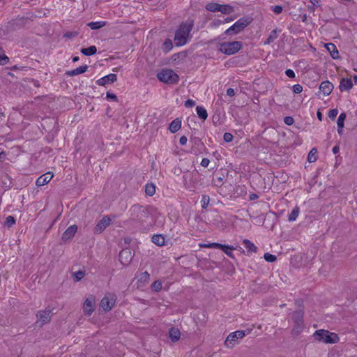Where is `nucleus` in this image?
Segmentation results:
<instances>
[{
    "label": "nucleus",
    "instance_id": "5fc2aeb1",
    "mask_svg": "<svg viewBox=\"0 0 357 357\" xmlns=\"http://www.w3.org/2000/svg\"><path fill=\"white\" fill-rule=\"evenodd\" d=\"M187 141H188L187 137L183 135V136L180 137L179 143H180L181 145L184 146V145L186 144Z\"/></svg>",
    "mask_w": 357,
    "mask_h": 357
},
{
    "label": "nucleus",
    "instance_id": "a878e982",
    "mask_svg": "<svg viewBox=\"0 0 357 357\" xmlns=\"http://www.w3.org/2000/svg\"><path fill=\"white\" fill-rule=\"evenodd\" d=\"M196 111H197V114L198 116L201 119L204 121L207 119V117H208L207 111L204 107L197 106L196 107Z\"/></svg>",
    "mask_w": 357,
    "mask_h": 357
},
{
    "label": "nucleus",
    "instance_id": "e2e57ef3",
    "mask_svg": "<svg viewBox=\"0 0 357 357\" xmlns=\"http://www.w3.org/2000/svg\"><path fill=\"white\" fill-rule=\"evenodd\" d=\"M317 118L320 121H321L322 120V114H321V113L319 111H318L317 113Z\"/></svg>",
    "mask_w": 357,
    "mask_h": 357
},
{
    "label": "nucleus",
    "instance_id": "c756f323",
    "mask_svg": "<svg viewBox=\"0 0 357 357\" xmlns=\"http://www.w3.org/2000/svg\"><path fill=\"white\" fill-rule=\"evenodd\" d=\"M155 192V185L153 183H147L145 185V193L147 196L151 197Z\"/></svg>",
    "mask_w": 357,
    "mask_h": 357
},
{
    "label": "nucleus",
    "instance_id": "a19ab883",
    "mask_svg": "<svg viewBox=\"0 0 357 357\" xmlns=\"http://www.w3.org/2000/svg\"><path fill=\"white\" fill-rule=\"evenodd\" d=\"M152 288L157 292L160 291L162 289L161 282L159 280L155 281L152 284Z\"/></svg>",
    "mask_w": 357,
    "mask_h": 357
},
{
    "label": "nucleus",
    "instance_id": "13d9d810",
    "mask_svg": "<svg viewBox=\"0 0 357 357\" xmlns=\"http://www.w3.org/2000/svg\"><path fill=\"white\" fill-rule=\"evenodd\" d=\"M313 6H318L319 5V0H310Z\"/></svg>",
    "mask_w": 357,
    "mask_h": 357
},
{
    "label": "nucleus",
    "instance_id": "e433bc0d",
    "mask_svg": "<svg viewBox=\"0 0 357 357\" xmlns=\"http://www.w3.org/2000/svg\"><path fill=\"white\" fill-rule=\"evenodd\" d=\"M73 277L76 281L81 280L85 275V271H78L77 272L73 273Z\"/></svg>",
    "mask_w": 357,
    "mask_h": 357
},
{
    "label": "nucleus",
    "instance_id": "9d476101",
    "mask_svg": "<svg viewBox=\"0 0 357 357\" xmlns=\"http://www.w3.org/2000/svg\"><path fill=\"white\" fill-rule=\"evenodd\" d=\"M133 255L130 249H123L119 253V260L121 263L127 266L132 261Z\"/></svg>",
    "mask_w": 357,
    "mask_h": 357
},
{
    "label": "nucleus",
    "instance_id": "8fccbe9b",
    "mask_svg": "<svg viewBox=\"0 0 357 357\" xmlns=\"http://www.w3.org/2000/svg\"><path fill=\"white\" fill-rule=\"evenodd\" d=\"M285 74L289 78H294L295 77V73L291 69H287L285 71Z\"/></svg>",
    "mask_w": 357,
    "mask_h": 357
},
{
    "label": "nucleus",
    "instance_id": "412c9836",
    "mask_svg": "<svg viewBox=\"0 0 357 357\" xmlns=\"http://www.w3.org/2000/svg\"><path fill=\"white\" fill-rule=\"evenodd\" d=\"M181 121L176 118L169 125V129L172 133L176 132L178 130L181 129Z\"/></svg>",
    "mask_w": 357,
    "mask_h": 357
},
{
    "label": "nucleus",
    "instance_id": "0e129e2a",
    "mask_svg": "<svg viewBox=\"0 0 357 357\" xmlns=\"http://www.w3.org/2000/svg\"><path fill=\"white\" fill-rule=\"evenodd\" d=\"M6 155V153L3 151L0 153V159H3Z\"/></svg>",
    "mask_w": 357,
    "mask_h": 357
},
{
    "label": "nucleus",
    "instance_id": "7ed1b4c3",
    "mask_svg": "<svg viewBox=\"0 0 357 357\" xmlns=\"http://www.w3.org/2000/svg\"><path fill=\"white\" fill-rule=\"evenodd\" d=\"M242 47L241 41L223 42L220 43L219 51L226 55H231L238 52Z\"/></svg>",
    "mask_w": 357,
    "mask_h": 357
},
{
    "label": "nucleus",
    "instance_id": "09e8293b",
    "mask_svg": "<svg viewBox=\"0 0 357 357\" xmlns=\"http://www.w3.org/2000/svg\"><path fill=\"white\" fill-rule=\"evenodd\" d=\"M184 105L186 107H192L195 105V102L191 99H188L185 102Z\"/></svg>",
    "mask_w": 357,
    "mask_h": 357
},
{
    "label": "nucleus",
    "instance_id": "774afa93",
    "mask_svg": "<svg viewBox=\"0 0 357 357\" xmlns=\"http://www.w3.org/2000/svg\"><path fill=\"white\" fill-rule=\"evenodd\" d=\"M354 79L355 82H357V75L354 76Z\"/></svg>",
    "mask_w": 357,
    "mask_h": 357
},
{
    "label": "nucleus",
    "instance_id": "052dcab7",
    "mask_svg": "<svg viewBox=\"0 0 357 357\" xmlns=\"http://www.w3.org/2000/svg\"><path fill=\"white\" fill-rule=\"evenodd\" d=\"M257 198H258V196L256 194L252 193V194L250 195V200H255Z\"/></svg>",
    "mask_w": 357,
    "mask_h": 357
},
{
    "label": "nucleus",
    "instance_id": "7c9ffc66",
    "mask_svg": "<svg viewBox=\"0 0 357 357\" xmlns=\"http://www.w3.org/2000/svg\"><path fill=\"white\" fill-rule=\"evenodd\" d=\"M220 10L218 12H220L223 14L228 15L231 14L234 12V8L229 5H221L220 4Z\"/></svg>",
    "mask_w": 357,
    "mask_h": 357
},
{
    "label": "nucleus",
    "instance_id": "423d86ee",
    "mask_svg": "<svg viewBox=\"0 0 357 357\" xmlns=\"http://www.w3.org/2000/svg\"><path fill=\"white\" fill-rule=\"evenodd\" d=\"M158 79L165 83L175 84L178 82L179 77L170 69H163L157 75Z\"/></svg>",
    "mask_w": 357,
    "mask_h": 357
},
{
    "label": "nucleus",
    "instance_id": "473e14b6",
    "mask_svg": "<svg viewBox=\"0 0 357 357\" xmlns=\"http://www.w3.org/2000/svg\"><path fill=\"white\" fill-rule=\"evenodd\" d=\"M220 4L217 3H209L206 5V9L210 12H218Z\"/></svg>",
    "mask_w": 357,
    "mask_h": 357
},
{
    "label": "nucleus",
    "instance_id": "4d7b16f0",
    "mask_svg": "<svg viewBox=\"0 0 357 357\" xmlns=\"http://www.w3.org/2000/svg\"><path fill=\"white\" fill-rule=\"evenodd\" d=\"M235 94L234 90L231 88H229L227 90V95L229 96H234Z\"/></svg>",
    "mask_w": 357,
    "mask_h": 357
},
{
    "label": "nucleus",
    "instance_id": "5701e85b",
    "mask_svg": "<svg viewBox=\"0 0 357 357\" xmlns=\"http://www.w3.org/2000/svg\"><path fill=\"white\" fill-rule=\"evenodd\" d=\"M152 242L158 246L165 245V237L161 234H155L152 236Z\"/></svg>",
    "mask_w": 357,
    "mask_h": 357
},
{
    "label": "nucleus",
    "instance_id": "f3484780",
    "mask_svg": "<svg viewBox=\"0 0 357 357\" xmlns=\"http://www.w3.org/2000/svg\"><path fill=\"white\" fill-rule=\"evenodd\" d=\"M353 86V83L350 79L342 78L340 81L339 89L341 91H349Z\"/></svg>",
    "mask_w": 357,
    "mask_h": 357
},
{
    "label": "nucleus",
    "instance_id": "4be33fe9",
    "mask_svg": "<svg viewBox=\"0 0 357 357\" xmlns=\"http://www.w3.org/2000/svg\"><path fill=\"white\" fill-rule=\"evenodd\" d=\"M243 244L248 252L254 253H256L257 252V247L248 239H244L243 241Z\"/></svg>",
    "mask_w": 357,
    "mask_h": 357
},
{
    "label": "nucleus",
    "instance_id": "dca6fc26",
    "mask_svg": "<svg viewBox=\"0 0 357 357\" xmlns=\"http://www.w3.org/2000/svg\"><path fill=\"white\" fill-rule=\"evenodd\" d=\"M53 174L51 172H47L42 176H39L36 180V184L37 186H43L48 183L53 178Z\"/></svg>",
    "mask_w": 357,
    "mask_h": 357
},
{
    "label": "nucleus",
    "instance_id": "393cba45",
    "mask_svg": "<svg viewBox=\"0 0 357 357\" xmlns=\"http://www.w3.org/2000/svg\"><path fill=\"white\" fill-rule=\"evenodd\" d=\"M303 312L301 310H298L293 313L292 317L298 326H301L303 322Z\"/></svg>",
    "mask_w": 357,
    "mask_h": 357
},
{
    "label": "nucleus",
    "instance_id": "f03ea898",
    "mask_svg": "<svg viewBox=\"0 0 357 357\" xmlns=\"http://www.w3.org/2000/svg\"><path fill=\"white\" fill-rule=\"evenodd\" d=\"M150 209L151 207L148 206H144L139 204L132 206L128 211L130 220L142 225L144 224L151 214Z\"/></svg>",
    "mask_w": 357,
    "mask_h": 357
},
{
    "label": "nucleus",
    "instance_id": "0eeeda50",
    "mask_svg": "<svg viewBox=\"0 0 357 357\" xmlns=\"http://www.w3.org/2000/svg\"><path fill=\"white\" fill-rule=\"evenodd\" d=\"M37 321L36 324L38 326H43V325L49 323L52 318V310L47 307L43 310H39L36 313Z\"/></svg>",
    "mask_w": 357,
    "mask_h": 357
},
{
    "label": "nucleus",
    "instance_id": "cd10ccee",
    "mask_svg": "<svg viewBox=\"0 0 357 357\" xmlns=\"http://www.w3.org/2000/svg\"><path fill=\"white\" fill-rule=\"evenodd\" d=\"M279 31H280V30H279ZM278 30L277 29L273 30L270 33V34H269L268 38L266 39V40L265 41L264 44L268 45V44L272 43L278 37Z\"/></svg>",
    "mask_w": 357,
    "mask_h": 357
},
{
    "label": "nucleus",
    "instance_id": "bb28decb",
    "mask_svg": "<svg viewBox=\"0 0 357 357\" xmlns=\"http://www.w3.org/2000/svg\"><path fill=\"white\" fill-rule=\"evenodd\" d=\"M300 213V208L298 206H296L291 212L288 215V220L289 222H293L296 220Z\"/></svg>",
    "mask_w": 357,
    "mask_h": 357
},
{
    "label": "nucleus",
    "instance_id": "72a5a7b5",
    "mask_svg": "<svg viewBox=\"0 0 357 357\" xmlns=\"http://www.w3.org/2000/svg\"><path fill=\"white\" fill-rule=\"evenodd\" d=\"M209 202H210L209 196L206 195H203L202 197V200H201L202 208L203 209L206 208L208 205L209 204Z\"/></svg>",
    "mask_w": 357,
    "mask_h": 357
},
{
    "label": "nucleus",
    "instance_id": "3c124183",
    "mask_svg": "<svg viewBox=\"0 0 357 357\" xmlns=\"http://www.w3.org/2000/svg\"><path fill=\"white\" fill-rule=\"evenodd\" d=\"M272 10L275 14H280L282 11V7L280 6H275L273 7Z\"/></svg>",
    "mask_w": 357,
    "mask_h": 357
},
{
    "label": "nucleus",
    "instance_id": "338daca9",
    "mask_svg": "<svg viewBox=\"0 0 357 357\" xmlns=\"http://www.w3.org/2000/svg\"><path fill=\"white\" fill-rule=\"evenodd\" d=\"M337 132L340 135H342V128H337Z\"/></svg>",
    "mask_w": 357,
    "mask_h": 357
},
{
    "label": "nucleus",
    "instance_id": "ddd939ff",
    "mask_svg": "<svg viewBox=\"0 0 357 357\" xmlns=\"http://www.w3.org/2000/svg\"><path fill=\"white\" fill-rule=\"evenodd\" d=\"M117 79L116 74L111 73L104 76L96 81V83L100 86H105L107 84L114 83Z\"/></svg>",
    "mask_w": 357,
    "mask_h": 357
},
{
    "label": "nucleus",
    "instance_id": "58836bf2",
    "mask_svg": "<svg viewBox=\"0 0 357 357\" xmlns=\"http://www.w3.org/2000/svg\"><path fill=\"white\" fill-rule=\"evenodd\" d=\"M227 249L226 248H224L222 250V251L229 257L231 258H234V255H233V252L232 251L235 249L233 246L231 245H227Z\"/></svg>",
    "mask_w": 357,
    "mask_h": 357
},
{
    "label": "nucleus",
    "instance_id": "a211bd4d",
    "mask_svg": "<svg viewBox=\"0 0 357 357\" xmlns=\"http://www.w3.org/2000/svg\"><path fill=\"white\" fill-rule=\"evenodd\" d=\"M326 48L330 53L333 59H336L340 57L339 52L336 46L333 43H328L325 45Z\"/></svg>",
    "mask_w": 357,
    "mask_h": 357
},
{
    "label": "nucleus",
    "instance_id": "f8f14e48",
    "mask_svg": "<svg viewBox=\"0 0 357 357\" xmlns=\"http://www.w3.org/2000/svg\"><path fill=\"white\" fill-rule=\"evenodd\" d=\"M95 299L93 296L88 298L85 300L83 305L84 312L88 315H91L94 311Z\"/></svg>",
    "mask_w": 357,
    "mask_h": 357
},
{
    "label": "nucleus",
    "instance_id": "de8ad7c7",
    "mask_svg": "<svg viewBox=\"0 0 357 357\" xmlns=\"http://www.w3.org/2000/svg\"><path fill=\"white\" fill-rule=\"evenodd\" d=\"M9 61V58L6 56L5 54L3 55H0V63L1 64H6Z\"/></svg>",
    "mask_w": 357,
    "mask_h": 357
},
{
    "label": "nucleus",
    "instance_id": "c85d7f7f",
    "mask_svg": "<svg viewBox=\"0 0 357 357\" xmlns=\"http://www.w3.org/2000/svg\"><path fill=\"white\" fill-rule=\"evenodd\" d=\"M96 52H97V48L94 45L90 46L87 48H82L81 50V52L86 56H91V55L95 54L96 53Z\"/></svg>",
    "mask_w": 357,
    "mask_h": 357
},
{
    "label": "nucleus",
    "instance_id": "c9c22d12",
    "mask_svg": "<svg viewBox=\"0 0 357 357\" xmlns=\"http://www.w3.org/2000/svg\"><path fill=\"white\" fill-rule=\"evenodd\" d=\"M172 47V43L169 39L166 40L163 43V50L165 52H168L169 51H170Z\"/></svg>",
    "mask_w": 357,
    "mask_h": 357
},
{
    "label": "nucleus",
    "instance_id": "4c0bfd02",
    "mask_svg": "<svg viewBox=\"0 0 357 357\" xmlns=\"http://www.w3.org/2000/svg\"><path fill=\"white\" fill-rule=\"evenodd\" d=\"M264 259L268 262H274L276 261L277 257L275 255L266 252L264 255Z\"/></svg>",
    "mask_w": 357,
    "mask_h": 357
},
{
    "label": "nucleus",
    "instance_id": "4468645a",
    "mask_svg": "<svg viewBox=\"0 0 357 357\" xmlns=\"http://www.w3.org/2000/svg\"><path fill=\"white\" fill-rule=\"evenodd\" d=\"M333 88V84L328 80L322 82L319 85V90L324 96L331 94Z\"/></svg>",
    "mask_w": 357,
    "mask_h": 357
},
{
    "label": "nucleus",
    "instance_id": "49530a36",
    "mask_svg": "<svg viewBox=\"0 0 357 357\" xmlns=\"http://www.w3.org/2000/svg\"><path fill=\"white\" fill-rule=\"evenodd\" d=\"M284 121L287 125L291 126L294 123V120L291 116H286L284 119Z\"/></svg>",
    "mask_w": 357,
    "mask_h": 357
},
{
    "label": "nucleus",
    "instance_id": "20e7f679",
    "mask_svg": "<svg viewBox=\"0 0 357 357\" xmlns=\"http://www.w3.org/2000/svg\"><path fill=\"white\" fill-rule=\"evenodd\" d=\"M314 337L318 341L325 343H337L339 341L338 335L326 330H317L314 333Z\"/></svg>",
    "mask_w": 357,
    "mask_h": 357
},
{
    "label": "nucleus",
    "instance_id": "1a4fd4ad",
    "mask_svg": "<svg viewBox=\"0 0 357 357\" xmlns=\"http://www.w3.org/2000/svg\"><path fill=\"white\" fill-rule=\"evenodd\" d=\"M116 297L114 294H108L101 300L100 307L105 312L109 311L114 305Z\"/></svg>",
    "mask_w": 357,
    "mask_h": 357
},
{
    "label": "nucleus",
    "instance_id": "bf43d9fd",
    "mask_svg": "<svg viewBox=\"0 0 357 357\" xmlns=\"http://www.w3.org/2000/svg\"><path fill=\"white\" fill-rule=\"evenodd\" d=\"M332 151H333V153H334V154H336V153H337L339 152V151H340V148H339V146H335L333 148V150H332Z\"/></svg>",
    "mask_w": 357,
    "mask_h": 357
},
{
    "label": "nucleus",
    "instance_id": "ea45409f",
    "mask_svg": "<svg viewBox=\"0 0 357 357\" xmlns=\"http://www.w3.org/2000/svg\"><path fill=\"white\" fill-rule=\"evenodd\" d=\"M15 223V220L13 216L12 215H8L6 219V221H5V225L8 227H12L14 224Z\"/></svg>",
    "mask_w": 357,
    "mask_h": 357
},
{
    "label": "nucleus",
    "instance_id": "6e6552de",
    "mask_svg": "<svg viewBox=\"0 0 357 357\" xmlns=\"http://www.w3.org/2000/svg\"><path fill=\"white\" fill-rule=\"evenodd\" d=\"M245 335L244 331H236L231 333L225 341V345L228 348H232L236 343L238 339H241Z\"/></svg>",
    "mask_w": 357,
    "mask_h": 357
},
{
    "label": "nucleus",
    "instance_id": "37998d69",
    "mask_svg": "<svg viewBox=\"0 0 357 357\" xmlns=\"http://www.w3.org/2000/svg\"><path fill=\"white\" fill-rule=\"evenodd\" d=\"M223 139L225 142H231L233 140V135L229 132H225Z\"/></svg>",
    "mask_w": 357,
    "mask_h": 357
},
{
    "label": "nucleus",
    "instance_id": "79ce46f5",
    "mask_svg": "<svg viewBox=\"0 0 357 357\" xmlns=\"http://www.w3.org/2000/svg\"><path fill=\"white\" fill-rule=\"evenodd\" d=\"M337 114L338 111L337 109H331L328 112V117L331 119H334L337 116Z\"/></svg>",
    "mask_w": 357,
    "mask_h": 357
},
{
    "label": "nucleus",
    "instance_id": "864d4df0",
    "mask_svg": "<svg viewBox=\"0 0 357 357\" xmlns=\"http://www.w3.org/2000/svg\"><path fill=\"white\" fill-rule=\"evenodd\" d=\"M209 160L208 158H203L201 161V165L204 167H207L209 165Z\"/></svg>",
    "mask_w": 357,
    "mask_h": 357
},
{
    "label": "nucleus",
    "instance_id": "680f3d73",
    "mask_svg": "<svg viewBox=\"0 0 357 357\" xmlns=\"http://www.w3.org/2000/svg\"><path fill=\"white\" fill-rule=\"evenodd\" d=\"M200 246L202 247V248H211L212 243H208V244L201 245Z\"/></svg>",
    "mask_w": 357,
    "mask_h": 357
},
{
    "label": "nucleus",
    "instance_id": "2f4dec72",
    "mask_svg": "<svg viewBox=\"0 0 357 357\" xmlns=\"http://www.w3.org/2000/svg\"><path fill=\"white\" fill-rule=\"evenodd\" d=\"M317 151L316 149L313 148L310 150V151L307 155V160L309 162H314L317 160Z\"/></svg>",
    "mask_w": 357,
    "mask_h": 357
},
{
    "label": "nucleus",
    "instance_id": "603ef678",
    "mask_svg": "<svg viewBox=\"0 0 357 357\" xmlns=\"http://www.w3.org/2000/svg\"><path fill=\"white\" fill-rule=\"evenodd\" d=\"M149 274L145 271L141 274L140 280L146 281L149 279Z\"/></svg>",
    "mask_w": 357,
    "mask_h": 357
},
{
    "label": "nucleus",
    "instance_id": "c03bdc74",
    "mask_svg": "<svg viewBox=\"0 0 357 357\" xmlns=\"http://www.w3.org/2000/svg\"><path fill=\"white\" fill-rule=\"evenodd\" d=\"M211 248L221 249L222 250L224 248L227 249V245H222L218 243H212Z\"/></svg>",
    "mask_w": 357,
    "mask_h": 357
},
{
    "label": "nucleus",
    "instance_id": "69168bd1",
    "mask_svg": "<svg viewBox=\"0 0 357 357\" xmlns=\"http://www.w3.org/2000/svg\"><path fill=\"white\" fill-rule=\"evenodd\" d=\"M78 60H79V57H78V56H74V57L73 58V62H76V61H77Z\"/></svg>",
    "mask_w": 357,
    "mask_h": 357
},
{
    "label": "nucleus",
    "instance_id": "2eb2a0df",
    "mask_svg": "<svg viewBox=\"0 0 357 357\" xmlns=\"http://www.w3.org/2000/svg\"><path fill=\"white\" fill-rule=\"evenodd\" d=\"M77 227L75 225H71L62 234V240L64 241L71 239L75 234Z\"/></svg>",
    "mask_w": 357,
    "mask_h": 357
},
{
    "label": "nucleus",
    "instance_id": "f704fd0d",
    "mask_svg": "<svg viewBox=\"0 0 357 357\" xmlns=\"http://www.w3.org/2000/svg\"><path fill=\"white\" fill-rule=\"evenodd\" d=\"M346 119V114L345 113H341L340 116H338L337 124V128H343L344 127V122Z\"/></svg>",
    "mask_w": 357,
    "mask_h": 357
},
{
    "label": "nucleus",
    "instance_id": "6ab92c4d",
    "mask_svg": "<svg viewBox=\"0 0 357 357\" xmlns=\"http://www.w3.org/2000/svg\"><path fill=\"white\" fill-rule=\"evenodd\" d=\"M88 69V66H82L72 70H69L66 72V75L68 76L73 77L79 74H82L85 73Z\"/></svg>",
    "mask_w": 357,
    "mask_h": 357
},
{
    "label": "nucleus",
    "instance_id": "f257e3e1",
    "mask_svg": "<svg viewBox=\"0 0 357 357\" xmlns=\"http://www.w3.org/2000/svg\"><path fill=\"white\" fill-rule=\"evenodd\" d=\"M194 24L192 20L182 22L175 33L174 43L176 46H183L188 42Z\"/></svg>",
    "mask_w": 357,
    "mask_h": 357
},
{
    "label": "nucleus",
    "instance_id": "b1692460",
    "mask_svg": "<svg viewBox=\"0 0 357 357\" xmlns=\"http://www.w3.org/2000/svg\"><path fill=\"white\" fill-rule=\"evenodd\" d=\"M107 24V22L105 21H98V22H91L87 24V26H89L93 30L99 29Z\"/></svg>",
    "mask_w": 357,
    "mask_h": 357
},
{
    "label": "nucleus",
    "instance_id": "aec40b11",
    "mask_svg": "<svg viewBox=\"0 0 357 357\" xmlns=\"http://www.w3.org/2000/svg\"><path fill=\"white\" fill-rule=\"evenodd\" d=\"M169 335L173 342H176L180 339L181 332L178 328L172 327L169 331Z\"/></svg>",
    "mask_w": 357,
    "mask_h": 357
},
{
    "label": "nucleus",
    "instance_id": "39448f33",
    "mask_svg": "<svg viewBox=\"0 0 357 357\" xmlns=\"http://www.w3.org/2000/svg\"><path fill=\"white\" fill-rule=\"evenodd\" d=\"M251 20L248 18L242 17L237 20L232 26L227 29L224 34L227 36H232L237 34L242 31L246 26H248Z\"/></svg>",
    "mask_w": 357,
    "mask_h": 357
},
{
    "label": "nucleus",
    "instance_id": "9b49d317",
    "mask_svg": "<svg viewBox=\"0 0 357 357\" xmlns=\"http://www.w3.org/2000/svg\"><path fill=\"white\" fill-rule=\"evenodd\" d=\"M111 223V219L108 216H104L96 225L94 232L100 234Z\"/></svg>",
    "mask_w": 357,
    "mask_h": 357
},
{
    "label": "nucleus",
    "instance_id": "6e6d98bb",
    "mask_svg": "<svg viewBox=\"0 0 357 357\" xmlns=\"http://www.w3.org/2000/svg\"><path fill=\"white\" fill-rule=\"evenodd\" d=\"M107 98L112 99L114 101H117L118 100L117 96L115 94L111 93H109V92L107 93Z\"/></svg>",
    "mask_w": 357,
    "mask_h": 357
},
{
    "label": "nucleus",
    "instance_id": "a18cd8bd",
    "mask_svg": "<svg viewBox=\"0 0 357 357\" xmlns=\"http://www.w3.org/2000/svg\"><path fill=\"white\" fill-rule=\"evenodd\" d=\"M293 91L295 93H300L303 91V86L301 84H295L293 86Z\"/></svg>",
    "mask_w": 357,
    "mask_h": 357
}]
</instances>
